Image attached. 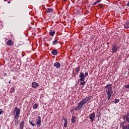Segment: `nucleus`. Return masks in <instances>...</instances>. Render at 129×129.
Listing matches in <instances>:
<instances>
[{
	"label": "nucleus",
	"mask_w": 129,
	"mask_h": 129,
	"mask_svg": "<svg viewBox=\"0 0 129 129\" xmlns=\"http://www.w3.org/2000/svg\"><path fill=\"white\" fill-rule=\"evenodd\" d=\"M92 98V96H89L88 97H85L84 98L82 101H80L78 104L77 106H76L74 109V110H80L82 107H83V105L86 104L89 100H90Z\"/></svg>",
	"instance_id": "nucleus-1"
},
{
	"label": "nucleus",
	"mask_w": 129,
	"mask_h": 129,
	"mask_svg": "<svg viewBox=\"0 0 129 129\" xmlns=\"http://www.w3.org/2000/svg\"><path fill=\"white\" fill-rule=\"evenodd\" d=\"M104 88L106 89L105 91L108 96V100H109L110 98H111V96L113 93V91L112 90V85L111 84H108L104 87Z\"/></svg>",
	"instance_id": "nucleus-2"
},
{
	"label": "nucleus",
	"mask_w": 129,
	"mask_h": 129,
	"mask_svg": "<svg viewBox=\"0 0 129 129\" xmlns=\"http://www.w3.org/2000/svg\"><path fill=\"white\" fill-rule=\"evenodd\" d=\"M15 115L14 116V120L16 119V120H18L19 119V117H20V114L21 113V110H20V108H18V107H16L14 109V114Z\"/></svg>",
	"instance_id": "nucleus-3"
},
{
	"label": "nucleus",
	"mask_w": 129,
	"mask_h": 129,
	"mask_svg": "<svg viewBox=\"0 0 129 129\" xmlns=\"http://www.w3.org/2000/svg\"><path fill=\"white\" fill-rule=\"evenodd\" d=\"M117 49H118V46L115 43L113 44L112 45V50L113 53H115L117 51Z\"/></svg>",
	"instance_id": "nucleus-4"
},
{
	"label": "nucleus",
	"mask_w": 129,
	"mask_h": 129,
	"mask_svg": "<svg viewBox=\"0 0 129 129\" xmlns=\"http://www.w3.org/2000/svg\"><path fill=\"white\" fill-rule=\"evenodd\" d=\"M79 77H80V81H84L85 80V76H84V73L83 72L80 73Z\"/></svg>",
	"instance_id": "nucleus-5"
},
{
	"label": "nucleus",
	"mask_w": 129,
	"mask_h": 129,
	"mask_svg": "<svg viewBox=\"0 0 129 129\" xmlns=\"http://www.w3.org/2000/svg\"><path fill=\"white\" fill-rule=\"evenodd\" d=\"M54 67H55L56 69H59L61 67V63L59 62H56L53 64Z\"/></svg>",
	"instance_id": "nucleus-6"
},
{
	"label": "nucleus",
	"mask_w": 129,
	"mask_h": 129,
	"mask_svg": "<svg viewBox=\"0 0 129 129\" xmlns=\"http://www.w3.org/2000/svg\"><path fill=\"white\" fill-rule=\"evenodd\" d=\"M32 88H38L39 87V84L37 83L36 82H33L32 83Z\"/></svg>",
	"instance_id": "nucleus-7"
},
{
	"label": "nucleus",
	"mask_w": 129,
	"mask_h": 129,
	"mask_svg": "<svg viewBox=\"0 0 129 129\" xmlns=\"http://www.w3.org/2000/svg\"><path fill=\"white\" fill-rule=\"evenodd\" d=\"M95 118V112H93L90 114L89 119L91 120H94Z\"/></svg>",
	"instance_id": "nucleus-8"
},
{
	"label": "nucleus",
	"mask_w": 129,
	"mask_h": 129,
	"mask_svg": "<svg viewBox=\"0 0 129 129\" xmlns=\"http://www.w3.org/2000/svg\"><path fill=\"white\" fill-rule=\"evenodd\" d=\"M62 120H64V121L63 126L64 127H67V124H68V120H67V118L63 117Z\"/></svg>",
	"instance_id": "nucleus-9"
},
{
	"label": "nucleus",
	"mask_w": 129,
	"mask_h": 129,
	"mask_svg": "<svg viewBox=\"0 0 129 129\" xmlns=\"http://www.w3.org/2000/svg\"><path fill=\"white\" fill-rule=\"evenodd\" d=\"M124 28L125 29H126V30L129 29V21H127L125 23V24H124Z\"/></svg>",
	"instance_id": "nucleus-10"
},
{
	"label": "nucleus",
	"mask_w": 129,
	"mask_h": 129,
	"mask_svg": "<svg viewBox=\"0 0 129 129\" xmlns=\"http://www.w3.org/2000/svg\"><path fill=\"white\" fill-rule=\"evenodd\" d=\"M51 54L54 56H57L58 55V51H57V50L56 49H53L51 51Z\"/></svg>",
	"instance_id": "nucleus-11"
},
{
	"label": "nucleus",
	"mask_w": 129,
	"mask_h": 129,
	"mask_svg": "<svg viewBox=\"0 0 129 129\" xmlns=\"http://www.w3.org/2000/svg\"><path fill=\"white\" fill-rule=\"evenodd\" d=\"M24 125H25V121H22L20 124V129H24Z\"/></svg>",
	"instance_id": "nucleus-12"
},
{
	"label": "nucleus",
	"mask_w": 129,
	"mask_h": 129,
	"mask_svg": "<svg viewBox=\"0 0 129 129\" xmlns=\"http://www.w3.org/2000/svg\"><path fill=\"white\" fill-rule=\"evenodd\" d=\"M56 32L55 31L53 30H51L49 32V35L50 36H51V37H54V36L55 35Z\"/></svg>",
	"instance_id": "nucleus-13"
},
{
	"label": "nucleus",
	"mask_w": 129,
	"mask_h": 129,
	"mask_svg": "<svg viewBox=\"0 0 129 129\" xmlns=\"http://www.w3.org/2000/svg\"><path fill=\"white\" fill-rule=\"evenodd\" d=\"M124 122H127L129 123V117H122Z\"/></svg>",
	"instance_id": "nucleus-14"
},
{
	"label": "nucleus",
	"mask_w": 129,
	"mask_h": 129,
	"mask_svg": "<svg viewBox=\"0 0 129 129\" xmlns=\"http://www.w3.org/2000/svg\"><path fill=\"white\" fill-rule=\"evenodd\" d=\"M53 11H54L53 9H51V8H47L46 10V13H48L50 14V13H52L53 12Z\"/></svg>",
	"instance_id": "nucleus-15"
},
{
	"label": "nucleus",
	"mask_w": 129,
	"mask_h": 129,
	"mask_svg": "<svg viewBox=\"0 0 129 129\" xmlns=\"http://www.w3.org/2000/svg\"><path fill=\"white\" fill-rule=\"evenodd\" d=\"M37 127H40L42 125V122L41 121H37L36 122Z\"/></svg>",
	"instance_id": "nucleus-16"
},
{
	"label": "nucleus",
	"mask_w": 129,
	"mask_h": 129,
	"mask_svg": "<svg viewBox=\"0 0 129 129\" xmlns=\"http://www.w3.org/2000/svg\"><path fill=\"white\" fill-rule=\"evenodd\" d=\"M29 123L31 124V125H32V126H36V124L34 122V120H29Z\"/></svg>",
	"instance_id": "nucleus-17"
},
{
	"label": "nucleus",
	"mask_w": 129,
	"mask_h": 129,
	"mask_svg": "<svg viewBox=\"0 0 129 129\" xmlns=\"http://www.w3.org/2000/svg\"><path fill=\"white\" fill-rule=\"evenodd\" d=\"M72 123H74V122H76V118H75V116H72Z\"/></svg>",
	"instance_id": "nucleus-18"
},
{
	"label": "nucleus",
	"mask_w": 129,
	"mask_h": 129,
	"mask_svg": "<svg viewBox=\"0 0 129 129\" xmlns=\"http://www.w3.org/2000/svg\"><path fill=\"white\" fill-rule=\"evenodd\" d=\"M7 45H9V46H12L13 45V41L9 40L7 42Z\"/></svg>",
	"instance_id": "nucleus-19"
},
{
	"label": "nucleus",
	"mask_w": 129,
	"mask_h": 129,
	"mask_svg": "<svg viewBox=\"0 0 129 129\" xmlns=\"http://www.w3.org/2000/svg\"><path fill=\"white\" fill-rule=\"evenodd\" d=\"M58 44V40H54L52 41V46H55V45H57Z\"/></svg>",
	"instance_id": "nucleus-20"
},
{
	"label": "nucleus",
	"mask_w": 129,
	"mask_h": 129,
	"mask_svg": "<svg viewBox=\"0 0 129 129\" xmlns=\"http://www.w3.org/2000/svg\"><path fill=\"white\" fill-rule=\"evenodd\" d=\"M16 89H15V88L12 87L10 89V93H14V92H15Z\"/></svg>",
	"instance_id": "nucleus-21"
},
{
	"label": "nucleus",
	"mask_w": 129,
	"mask_h": 129,
	"mask_svg": "<svg viewBox=\"0 0 129 129\" xmlns=\"http://www.w3.org/2000/svg\"><path fill=\"white\" fill-rule=\"evenodd\" d=\"M79 71H80V67H78L76 69V72L77 74H78V73H79Z\"/></svg>",
	"instance_id": "nucleus-22"
},
{
	"label": "nucleus",
	"mask_w": 129,
	"mask_h": 129,
	"mask_svg": "<svg viewBox=\"0 0 129 129\" xmlns=\"http://www.w3.org/2000/svg\"><path fill=\"white\" fill-rule=\"evenodd\" d=\"M113 103H115V104H116V103H118L119 102V99H115L114 101H113Z\"/></svg>",
	"instance_id": "nucleus-23"
},
{
	"label": "nucleus",
	"mask_w": 129,
	"mask_h": 129,
	"mask_svg": "<svg viewBox=\"0 0 129 129\" xmlns=\"http://www.w3.org/2000/svg\"><path fill=\"white\" fill-rule=\"evenodd\" d=\"M123 129H129V124H127L123 126Z\"/></svg>",
	"instance_id": "nucleus-24"
},
{
	"label": "nucleus",
	"mask_w": 129,
	"mask_h": 129,
	"mask_svg": "<svg viewBox=\"0 0 129 129\" xmlns=\"http://www.w3.org/2000/svg\"><path fill=\"white\" fill-rule=\"evenodd\" d=\"M99 3H100V0H98V1L94 2L92 4V6H95V5H96L97 4H98Z\"/></svg>",
	"instance_id": "nucleus-25"
},
{
	"label": "nucleus",
	"mask_w": 129,
	"mask_h": 129,
	"mask_svg": "<svg viewBox=\"0 0 129 129\" xmlns=\"http://www.w3.org/2000/svg\"><path fill=\"white\" fill-rule=\"evenodd\" d=\"M33 108L34 109H37L38 108V104L37 103L34 104L33 105Z\"/></svg>",
	"instance_id": "nucleus-26"
},
{
	"label": "nucleus",
	"mask_w": 129,
	"mask_h": 129,
	"mask_svg": "<svg viewBox=\"0 0 129 129\" xmlns=\"http://www.w3.org/2000/svg\"><path fill=\"white\" fill-rule=\"evenodd\" d=\"M37 121H41V116H38L36 118Z\"/></svg>",
	"instance_id": "nucleus-27"
},
{
	"label": "nucleus",
	"mask_w": 129,
	"mask_h": 129,
	"mask_svg": "<svg viewBox=\"0 0 129 129\" xmlns=\"http://www.w3.org/2000/svg\"><path fill=\"white\" fill-rule=\"evenodd\" d=\"M122 117H129V112H127L126 115H123Z\"/></svg>",
	"instance_id": "nucleus-28"
},
{
	"label": "nucleus",
	"mask_w": 129,
	"mask_h": 129,
	"mask_svg": "<svg viewBox=\"0 0 129 129\" xmlns=\"http://www.w3.org/2000/svg\"><path fill=\"white\" fill-rule=\"evenodd\" d=\"M82 82H80V85H84V84H85V81H81Z\"/></svg>",
	"instance_id": "nucleus-29"
},
{
	"label": "nucleus",
	"mask_w": 129,
	"mask_h": 129,
	"mask_svg": "<svg viewBox=\"0 0 129 129\" xmlns=\"http://www.w3.org/2000/svg\"><path fill=\"white\" fill-rule=\"evenodd\" d=\"M124 122H124H124L121 123V125H122V129H123V126H125L124 125Z\"/></svg>",
	"instance_id": "nucleus-30"
},
{
	"label": "nucleus",
	"mask_w": 129,
	"mask_h": 129,
	"mask_svg": "<svg viewBox=\"0 0 129 129\" xmlns=\"http://www.w3.org/2000/svg\"><path fill=\"white\" fill-rule=\"evenodd\" d=\"M124 87L125 88H128L129 89V84L125 85Z\"/></svg>",
	"instance_id": "nucleus-31"
},
{
	"label": "nucleus",
	"mask_w": 129,
	"mask_h": 129,
	"mask_svg": "<svg viewBox=\"0 0 129 129\" xmlns=\"http://www.w3.org/2000/svg\"><path fill=\"white\" fill-rule=\"evenodd\" d=\"M85 77H86V76H88V73H85V75H84Z\"/></svg>",
	"instance_id": "nucleus-32"
},
{
	"label": "nucleus",
	"mask_w": 129,
	"mask_h": 129,
	"mask_svg": "<svg viewBox=\"0 0 129 129\" xmlns=\"http://www.w3.org/2000/svg\"><path fill=\"white\" fill-rule=\"evenodd\" d=\"M2 113H4V111H0V115H1V114H2Z\"/></svg>",
	"instance_id": "nucleus-33"
},
{
	"label": "nucleus",
	"mask_w": 129,
	"mask_h": 129,
	"mask_svg": "<svg viewBox=\"0 0 129 129\" xmlns=\"http://www.w3.org/2000/svg\"><path fill=\"white\" fill-rule=\"evenodd\" d=\"M7 74L6 73H5L4 74V76H7Z\"/></svg>",
	"instance_id": "nucleus-34"
},
{
	"label": "nucleus",
	"mask_w": 129,
	"mask_h": 129,
	"mask_svg": "<svg viewBox=\"0 0 129 129\" xmlns=\"http://www.w3.org/2000/svg\"><path fill=\"white\" fill-rule=\"evenodd\" d=\"M127 7H129V1L128 2V3L127 4Z\"/></svg>",
	"instance_id": "nucleus-35"
},
{
	"label": "nucleus",
	"mask_w": 129,
	"mask_h": 129,
	"mask_svg": "<svg viewBox=\"0 0 129 129\" xmlns=\"http://www.w3.org/2000/svg\"><path fill=\"white\" fill-rule=\"evenodd\" d=\"M73 74H74V77H75V76L76 75V74H75V73H73Z\"/></svg>",
	"instance_id": "nucleus-36"
},
{
	"label": "nucleus",
	"mask_w": 129,
	"mask_h": 129,
	"mask_svg": "<svg viewBox=\"0 0 129 129\" xmlns=\"http://www.w3.org/2000/svg\"><path fill=\"white\" fill-rule=\"evenodd\" d=\"M9 83H11V81H9Z\"/></svg>",
	"instance_id": "nucleus-37"
},
{
	"label": "nucleus",
	"mask_w": 129,
	"mask_h": 129,
	"mask_svg": "<svg viewBox=\"0 0 129 129\" xmlns=\"http://www.w3.org/2000/svg\"><path fill=\"white\" fill-rule=\"evenodd\" d=\"M0 110H2V109H0Z\"/></svg>",
	"instance_id": "nucleus-38"
},
{
	"label": "nucleus",
	"mask_w": 129,
	"mask_h": 129,
	"mask_svg": "<svg viewBox=\"0 0 129 129\" xmlns=\"http://www.w3.org/2000/svg\"><path fill=\"white\" fill-rule=\"evenodd\" d=\"M63 1H66V0H63Z\"/></svg>",
	"instance_id": "nucleus-39"
}]
</instances>
